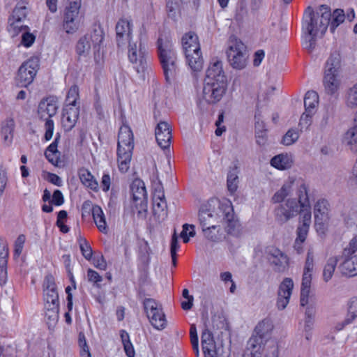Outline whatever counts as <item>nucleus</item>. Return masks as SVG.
Listing matches in <instances>:
<instances>
[{
  "instance_id": "obj_1",
  "label": "nucleus",
  "mask_w": 357,
  "mask_h": 357,
  "mask_svg": "<svg viewBox=\"0 0 357 357\" xmlns=\"http://www.w3.org/2000/svg\"><path fill=\"white\" fill-rule=\"evenodd\" d=\"M227 88V82L222 70V63L218 60H214L206 71L202 97L208 103H216L225 94Z\"/></svg>"
},
{
  "instance_id": "obj_2",
  "label": "nucleus",
  "mask_w": 357,
  "mask_h": 357,
  "mask_svg": "<svg viewBox=\"0 0 357 357\" xmlns=\"http://www.w3.org/2000/svg\"><path fill=\"white\" fill-rule=\"evenodd\" d=\"M233 218V206L227 199H211L202 206L199 211V221L202 227L217 225L222 221L230 222Z\"/></svg>"
},
{
  "instance_id": "obj_3",
  "label": "nucleus",
  "mask_w": 357,
  "mask_h": 357,
  "mask_svg": "<svg viewBox=\"0 0 357 357\" xmlns=\"http://www.w3.org/2000/svg\"><path fill=\"white\" fill-rule=\"evenodd\" d=\"M331 17V8L321 5L314 10L311 7L306 9L303 22V29L310 36H323L329 26Z\"/></svg>"
},
{
  "instance_id": "obj_4",
  "label": "nucleus",
  "mask_w": 357,
  "mask_h": 357,
  "mask_svg": "<svg viewBox=\"0 0 357 357\" xmlns=\"http://www.w3.org/2000/svg\"><path fill=\"white\" fill-rule=\"evenodd\" d=\"M273 322L268 319L260 321L255 326L248 340V348L244 357H261L260 350L267 344L275 342L272 340Z\"/></svg>"
},
{
  "instance_id": "obj_5",
  "label": "nucleus",
  "mask_w": 357,
  "mask_h": 357,
  "mask_svg": "<svg viewBox=\"0 0 357 357\" xmlns=\"http://www.w3.org/2000/svg\"><path fill=\"white\" fill-rule=\"evenodd\" d=\"M158 56L164 72L165 79L172 82L178 73L176 53L172 42L168 38H159L158 40Z\"/></svg>"
},
{
  "instance_id": "obj_6",
  "label": "nucleus",
  "mask_w": 357,
  "mask_h": 357,
  "mask_svg": "<svg viewBox=\"0 0 357 357\" xmlns=\"http://www.w3.org/2000/svg\"><path fill=\"white\" fill-rule=\"evenodd\" d=\"M134 149V136L128 125H123L119 131L117 144V162L121 172H126L130 164Z\"/></svg>"
},
{
  "instance_id": "obj_7",
  "label": "nucleus",
  "mask_w": 357,
  "mask_h": 357,
  "mask_svg": "<svg viewBox=\"0 0 357 357\" xmlns=\"http://www.w3.org/2000/svg\"><path fill=\"white\" fill-rule=\"evenodd\" d=\"M314 255L313 249L310 248L307 252L303 273L302 276L300 298L301 306H305L308 303V297L310 292L312 279V271L314 268Z\"/></svg>"
},
{
  "instance_id": "obj_8",
  "label": "nucleus",
  "mask_w": 357,
  "mask_h": 357,
  "mask_svg": "<svg viewBox=\"0 0 357 357\" xmlns=\"http://www.w3.org/2000/svg\"><path fill=\"white\" fill-rule=\"evenodd\" d=\"M330 204L326 199H319L314 206V227L319 236H324L330 220Z\"/></svg>"
},
{
  "instance_id": "obj_9",
  "label": "nucleus",
  "mask_w": 357,
  "mask_h": 357,
  "mask_svg": "<svg viewBox=\"0 0 357 357\" xmlns=\"http://www.w3.org/2000/svg\"><path fill=\"white\" fill-rule=\"evenodd\" d=\"M103 39V31L100 29H95L91 33L80 38L76 46V52L79 56H86L89 54L92 45L96 52H99Z\"/></svg>"
},
{
  "instance_id": "obj_10",
  "label": "nucleus",
  "mask_w": 357,
  "mask_h": 357,
  "mask_svg": "<svg viewBox=\"0 0 357 357\" xmlns=\"http://www.w3.org/2000/svg\"><path fill=\"white\" fill-rule=\"evenodd\" d=\"M245 45L235 38H231L229 40L227 56L230 65L236 69H243L246 66V56L244 53Z\"/></svg>"
},
{
  "instance_id": "obj_11",
  "label": "nucleus",
  "mask_w": 357,
  "mask_h": 357,
  "mask_svg": "<svg viewBox=\"0 0 357 357\" xmlns=\"http://www.w3.org/2000/svg\"><path fill=\"white\" fill-rule=\"evenodd\" d=\"M147 50L146 45L139 40L136 42H130L128 45V59L135 64V68L139 73L143 70L146 64Z\"/></svg>"
},
{
  "instance_id": "obj_12",
  "label": "nucleus",
  "mask_w": 357,
  "mask_h": 357,
  "mask_svg": "<svg viewBox=\"0 0 357 357\" xmlns=\"http://www.w3.org/2000/svg\"><path fill=\"white\" fill-rule=\"evenodd\" d=\"M39 64L37 58H32L24 62L18 70L16 78L17 84L26 87L33 81L38 70Z\"/></svg>"
},
{
  "instance_id": "obj_13",
  "label": "nucleus",
  "mask_w": 357,
  "mask_h": 357,
  "mask_svg": "<svg viewBox=\"0 0 357 357\" xmlns=\"http://www.w3.org/2000/svg\"><path fill=\"white\" fill-rule=\"evenodd\" d=\"M300 206L294 198L287 199L275 210V219L281 224L285 223L296 217L299 212Z\"/></svg>"
},
{
  "instance_id": "obj_14",
  "label": "nucleus",
  "mask_w": 357,
  "mask_h": 357,
  "mask_svg": "<svg viewBox=\"0 0 357 357\" xmlns=\"http://www.w3.org/2000/svg\"><path fill=\"white\" fill-rule=\"evenodd\" d=\"M57 110V107L54 103L41 102L38 107V114L42 119L46 120L45 123V139L49 141L52 139L54 132V122L50 118L53 116Z\"/></svg>"
},
{
  "instance_id": "obj_15",
  "label": "nucleus",
  "mask_w": 357,
  "mask_h": 357,
  "mask_svg": "<svg viewBox=\"0 0 357 357\" xmlns=\"http://www.w3.org/2000/svg\"><path fill=\"white\" fill-rule=\"evenodd\" d=\"M294 288V282L289 278H285L279 286L278 291L277 307L284 310L289 303V299Z\"/></svg>"
},
{
  "instance_id": "obj_16",
  "label": "nucleus",
  "mask_w": 357,
  "mask_h": 357,
  "mask_svg": "<svg viewBox=\"0 0 357 357\" xmlns=\"http://www.w3.org/2000/svg\"><path fill=\"white\" fill-rule=\"evenodd\" d=\"M268 260L277 272H284L289 266V257L277 248L268 249Z\"/></svg>"
},
{
  "instance_id": "obj_17",
  "label": "nucleus",
  "mask_w": 357,
  "mask_h": 357,
  "mask_svg": "<svg viewBox=\"0 0 357 357\" xmlns=\"http://www.w3.org/2000/svg\"><path fill=\"white\" fill-rule=\"evenodd\" d=\"M131 192L133 200L139 203L142 210L146 211L147 192L144 183L140 179H135L131 185Z\"/></svg>"
},
{
  "instance_id": "obj_18",
  "label": "nucleus",
  "mask_w": 357,
  "mask_h": 357,
  "mask_svg": "<svg viewBox=\"0 0 357 357\" xmlns=\"http://www.w3.org/2000/svg\"><path fill=\"white\" fill-rule=\"evenodd\" d=\"M155 135L158 144L162 149L169 147L172 136L170 126L167 122L161 121L158 124Z\"/></svg>"
},
{
  "instance_id": "obj_19",
  "label": "nucleus",
  "mask_w": 357,
  "mask_h": 357,
  "mask_svg": "<svg viewBox=\"0 0 357 357\" xmlns=\"http://www.w3.org/2000/svg\"><path fill=\"white\" fill-rule=\"evenodd\" d=\"M79 115V107H63L61 123L66 131H70L75 127L77 122Z\"/></svg>"
},
{
  "instance_id": "obj_20",
  "label": "nucleus",
  "mask_w": 357,
  "mask_h": 357,
  "mask_svg": "<svg viewBox=\"0 0 357 357\" xmlns=\"http://www.w3.org/2000/svg\"><path fill=\"white\" fill-rule=\"evenodd\" d=\"M116 32L118 46H124L127 42H131L132 28L130 21L120 20L116 25Z\"/></svg>"
},
{
  "instance_id": "obj_21",
  "label": "nucleus",
  "mask_w": 357,
  "mask_h": 357,
  "mask_svg": "<svg viewBox=\"0 0 357 357\" xmlns=\"http://www.w3.org/2000/svg\"><path fill=\"white\" fill-rule=\"evenodd\" d=\"M202 346L205 357H215L220 356V349H216L212 333L205 329L202 334Z\"/></svg>"
},
{
  "instance_id": "obj_22",
  "label": "nucleus",
  "mask_w": 357,
  "mask_h": 357,
  "mask_svg": "<svg viewBox=\"0 0 357 357\" xmlns=\"http://www.w3.org/2000/svg\"><path fill=\"white\" fill-rule=\"evenodd\" d=\"M323 84L327 94H335L341 86L340 74L324 73Z\"/></svg>"
},
{
  "instance_id": "obj_23",
  "label": "nucleus",
  "mask_w": 357,
  "mask_h": 357,
  "mask_svg": "<svg viewBox=\"0 0 357 357\" xmlns=\"http://www.w3.org/2000/svg\"><path fill=\"white\" fill-rule=\"evenodd\" d=\"M341 66V55L337 51H334L330 54L326 61L324 73L340 74Z\"/></svg>"
},
{
  "instance_id": "obj_24",
  "label": "nucleus",
  "mask_w": 357,
  "mask_h": 357,
  "mask_svg": "<svg viewBox=\"0 0 357 357\" xmlns=\"http://www.w3.org/2000/svg\"><path fill=\"white\" fill-rule=\"evenodd\" d=\"M153 213L159 222H162L167 218V204L165 197H153Z\"/></svg>"
},
{
  "instance_id": "obj_25",
  "label": "nucleus",
  "mask_w": 357,
  "mask_h": 357,
  "mask_svg": "<svg viewBox=\"0 0 357 357\" xmlns=\"http://www.w3.org/2000/svg\"><path fill=\"white\" fill-rule=\"evenodd\" d=\"M294 160L291 154L281 153L274 156L271 160V165L280 170L290 169L294 164Z\"/></svg>"
},
{
  "instance_id": "obj_26",
  "label": "nucleus",
  "mask_w": 357,
  "mask_h": 357,
  "mask_svg": "<svg viewBox=\"0 0 357 357\" xmlns=\"http://www.w3.org/2000/svg\"><path fill=\"white\" fill-rule=\"evenodd\" d=\"M8 257V245L6 242L0 241V284H4L6 282Z\"/></svg>"
},
{
  "instance_id": "obj_27",
  "label": "nucleus",
  "mask_w": 357,
  "mask_h": 357,
  "mask_svg": "<svg viewBox=\"0 0 357 357\" xmlns=\"http://www.w3.org/2000/svg\"><path fill=\"white\" fill-rule=\"evenodd\" d=\"M182 45L185 55L193 53L196 50H200L198 36L192 32L186 33L183 36Z\"/></svg>"
},
{
  "instance_id": "obj_28",
  "label": "nucleus",
  "mask_w": 357,
  "mask_h": 357,
  "mask_svg": "<svg viewBox=\"0 0 357 357\" xmlns=\"http://www.w3.org/2000/svg\"><path fill=\"white\" fill-rule=\"evenodd\" d=\"M296 181L294 178H289L281 188L274 194L272 197V202L273 203H280L283 202L287 196L291 195Z\"/></svg>"
},
{
  "instance_id": "obj_29",
  "label": "nucleus",
  "mask_w": 357,
  "mask_h": 357,
  "mask_svg": "<svg viewBox=\"0 0 357 357\" xmlns=\"http://www.w3.org/2000/svg\"><path fill=\"white\" fill-rule=\"evenodd\" d=\"M91 212L94 222L99 231L107 234L108 232V227L102 208L99 206L95 205L92 207Z\"/></svg>"
},
{
  "instance_id": "obj_30",
  "label": "nucleus",
  "mask_w": 357,
  "mask_h": 357,
  "mask_svg": "<svg viewBox=\"0 0 357 357\" xmlns=\"http://www.w3.org/2000/svg\"><path fill=\"white\" fill-rule=\"evenodd\" d=\"M78 175L82 183L93 191H98V183L92 174L86 168H81L78 171Z\"/></svg>"
},
{
  "instance_id": "obj_31",
  "label": "nucleus",
  "mask_w": 357,
  "mask_h": 357,
  "mask_svg": "<svg viewBox=\"0 0 357 357\" xmlns=\"http://www.w3.org/2000/svg\"><path fill=\"white\" fill-rule=\"evenodd\" d=\"M343 144L352 152H357V125L354 124L344 135Z\"/></svg>"
},
{
  "instance_id": "obj_32",
  "label": "nucleus",
  "mask_w": 357,
  "mask_h": 357,
  "mask_svg": "<svg viewBox=\"0 0 357 357\" xmlns=\"http://www.w3.org/2000/svg\"><path fill=\"white\" fill-rule=\"evenodd\" d=\"M151 325L157 330H162L167 326V320L162 307L147 316Z\"/></svg>"
},
{
  "instance_id": "obj_33",
  "label": "nucleus",
  "mask_w": 357,
  "mask_h": 357,
  "mask_svg": "<svg viewBox=\"0 0 357 357\" xmlns=\"http://www.w3.org/2000/svg\"><path fill=\"white\" fill-rule=\"evenodd\" d=\"M187 62L192 70L199 71L203 68L204 59L200 50H196L193 53L185 54Z\"/></svg>"
},
{
  "instance_id": "obj_34",
  "label": "nucleus",
  "mask_w": 357,
  "mask_h": 357,
  "mask_svg": "<svg viewBox=\"0 0 357 357\" xmlns=\"http://www.w3.org/2000/svg\"><path fill=\"white\" fill-rule=\"evenodd\" d=\"M297 202L300 207L307 206L310 205L308 197V188L307 185L302 181H297Z\"/></svg>"
},
{
  "instance_id": "obj_35",
  "label": "nucleus",
  "mask_w": 357,
  "mask_h": 357,
  "mask_svg": "<svg viewBox=\"0 0 357 357\" xmlns=\"http://www.w3.org/2000/svg\"><path fill=\"white\" fill-rule=\"evenodd\" d=\"M338 261L339 257L337 256L330 257L327 259L323 270V280L326 282H328L333 278Z\"/></svg>"
},
{
  "instance_id": "obj_36",
  "label": "nucleus",
  "mask_w": 357,
  "mask_h": 357,
  "mask_svg": "<svg viewBox=\"0 0 357 357\" xmlns=\"http://www.w3.org/2000/svg\"><path fill=\"white\" fill-rule=\"evenodd\" d=\"M14 127L15 122L12 119H6L2 123L1 135L7 145H10L12 142Z\"/></svg>"
},
{
  "instance_id": "obj_37",
  "label": "nucleus",
  "mask_w": 357,
  "mask_h": 357,
  "mask_svg": "<svg viewBox=\"0 0 357 357\" xmlns=\"http://www.w3.org/2000/svg\"><path fill=\"white\" fill-rule=\"evenodd\" d=\"M335 113V107L331 105H326L321 112V119L319 122V127L321 130L325 129L331 122Z\"/></svg>"
},
{
  "instance_id": "obj_38",
  "label": "nucleus",
  "mask_w": 357,
  "mask_h": 357,
  "mask_svg": "<svg viewBox=\"0 0 357 357\" xmlns=\"http://www.w3.org/2000/svg\"><path fill=\"white\" fill-rule=\"evenodd\" d=\"M255 136L257 143L260 146H264L267 139L266 130L264 128V122L260 121L257 115H255Z\"/></svg>"
},
{
  "instance_id": "obj_39",
  "label": "nucleus",
  "mask_w": 357,
  "mask_h": 357,
  "mask_svg": "<svg viewBox=\"0 0 357 357\" xmlns=\"http://www.w3.org/2000/svg\"><path fill=\"white\" fill-rule=\"evenodd\" d=\"M319 103V96L314 91H309L305 93L304 98V106L306 112L313 113V110Z\"/></svg>"
},
{
  "instance_id": "obj_40",
  "label": "nucleus",
  "mask_w": 357,
  "mask_h": 357,
  "mask_svg": "<svg viewBox=\"0 0 357 357\" xmlns=\"http://www.w3.org/2000/svg\"><path fill=\"white\" fill-rule=\"evenodd\" d=\"M68 6L66 7L64 17L74 18L79 20V8L81 7V0H68Z\"/></svg>"
},
{
  "instance_id": "obj_41",
  "label": "nucleus",
  "mask_w": 357,
  "mask_h": 357,
  "mask_svg": "<svg viewBox=\"0 0 357 357\" xmlns=\"http://www.w3.org/2000/svg\"><path fill=\"white\" fill-rule=\"evenodd\" d=\"M27 29H29V26L22 24V21L8 19V31L12 37H15L20 33L22 34Z\"/></svg>"
},
{
  "instance_id": "obj_42",
  "label": "nucleus",
  "mask_w": 357,
  "mask_h": 357,
  "mask_svg": "<svg viewBox=\"0 0 357 357\" xmlns=\"http://www.w3.org/2000/svg\"><path fill=\"white\" fill-rule=\"evenodd\" d=\"M238 172L236 168H234L228 172L227 185L229 192L231 194H234L238 189Z\"/></svg>"
},
{
  "instance_id": "obj_43",
  "label": "nucleus",
  "mask_w": 357,
  "mask_h": 357,
  "mask_svg": "<svg viewBox=\"0 0 357 357\" xmlns=\"http://www.w3.org/2000/svg\"><path fill=\"white\" fill-rule=\"evenodd\" d=\"M345 15L342 9H336L331 13V17L329 21L330 31L333 33L335 29L344 22Z\"/></svg>"
},
{
  "instance_id": "obj_44",
  "label": "nucleus",
  "mask_w": 357,
  "mask_h": 357,
  "mask_svg": "<svg viewBox=\"0 0 357 357\" xmlns=\"http://www.w3.org/2000/svg\"><path fill=\"white\" fill-rule=\"evenodd\" d=\"M79 96L78 86L73 85L68 91L64 106L79 107Z\"/></svg>"
},
{
  "instance_id": "obj_45",
  "label": "nucleus",
  "mask_w": 357,
  "mask_h": 357,
  "mask_svg": "<svg viewBox=\"0 0 357 357\" xmlns=\"http://www.w3.org/2000/svg\"><path fill=\"white\" fill-rule=\"evenodd\" d=\"M26 3L24 1L18 2L13 12V15L9 19L17 21H23L27 15Z\"/></svg>"
},
{
  "instance_id": "obj_46",
  "label": "nucleus",
  "mask_w": 357,
  "mask_h": 357,
  "mask_svg": "<svg viewBox=\"0 0 357 357\" xmlns=\"http://www.w3.org/2000/svg\"><path fill=\"white\" fill-rule=\"evenodd\" d=\"M345 104L350 109L357 108V83L347 91Z\"/></svg>"
},
{
  "instance_id": "obj_47",
  "label": "nucleus",
  "mask_w": 357,
  "mask_h": 357,
  "mask_svg": "<svg viewBox=\"0 0 357 357\" xmlns=\"http://www.w3.org/2000/svg\"><path fill=\"white\" fill-rule=\"evenodd\" d=\"M202 231L204 236L211 241H217L219 238L220 226L218 225L202 227Z\"/></svg>"
},
{
  "instance_id": "obj_48",
  "label": "nucleus",
  "mask_w": 357,
  "mask_h": 357,
  "mask_svg": "<svg viewBox=\"0 0 357 357\" xmlns=\"http://www.w3.org/2000/svg\"><path fill=\"white\" fill-rule=\"evenodd\" d=\"M300 214V222L301 223V226H306L310 227L311 224L312 219V213H311V206L308 205L307 206L300 207V210L298 212Z\"/></svg>"
},
{
  "instance_id": "obj_49",
  "label": "nucleus",
  "mask_w": 357,
  "mask_h": 357,
  "mask_svg": "<svg viewBox=\"0 0 357 357\" xmlns=\"http://www.w3.org/2000/svg\"><path fill=\"white\" fill-rule=\"evenodd\" d=\"M53 286V284L52 285ZM47 286L45 290V299L46 302L51 304L52 306H59V296L55 289V287Z\"/></svg>"
},
{
  "instance_id": "obj_50",
  "label": "nucleus",
  "mask_w": 357,
  "mask_h": 357,
  "mask_svg": "<svg viewBox=\"0 0 357 357\" xmlns=\"http://www.w3.org/2000/svg\"><path fill=\"white\" fill-rule=\"evenodd\" d=\"M151 250L147 241H144L139 246V259L145 264H148L151 259Z\"/></svg>"
},
{
  "instance_id": "obj_51",
  "label": "nucleus",
  "mask_w": 357,
  "mask_h": 357,
  "mask_svg": "<svg viewBox=\"0 0 357 357\" xmlns=\"http://www.w3.org/2000/svg\"><path fill=\"white\" fill-rule=\"evenodd\" d=\"M78 344L80 349L81 357H91L89 347L87 344L84 333L80 332L78 335Z\"/></svg>"
},
{
  "instance_id": "obj_52",
  "label": "nucleus",
  "mask_w": 357,
  "mask_h": 357,
  "mask_svg": "<svg viewBox=\"0 0 357 357\" xmlns=\"http://www.w3.org/2000/svg\"><path fill=\"white\" fill-rule=\"evenodd\" d=\"M79 20L63 17V28L67 33H73L79 28Z\"/></svg>"
},
{
  "instance_id": "obj_53",
  "label": "nucleus",
  "mask_w": 357,
  "mask_h": 357,
  "mask_svg": "<svg viewBox=\"0 0 357 357\" xmlns=\"http://www.w3.org/2000/svg\"><path fill=\"white\" fill-rule=\"evenodd\" d=\"M143 305L147 316L162 308V305L153 298H145Z\"/></svg>"
},
{
  "instance_id": "obj_54",
  "label": "nucleus",
  "mask_w": 357,
  "mask_h": 357,
  "mask_svg": "<svg viewBox=\"0 0 357 357\" xmlns=\"http://www.w3.org/2000/svg\"><path fill=\"white\" fill-rule=\"evenodd\" d=\"M299 138V132L296 129H289L282 139V144L290 146L294 144Z\"/></svg>"
},
{
  "instance_id": "obj_55",
  "label": "nucleus",
  "mask_w": 357,
  "mask_h": 357,
  "mask_svg": "<svg viewBox=\"0 0 357 357\" xmlns=\"http://www.w3.org/2000/svg\"><path fill=\"white\" fill-rule=\"evenodd\" d=\"M347 317L353 321L357 319V297H352L347 302Z\"/></svg>"
},
{
  "instance_id": "obj_56",
  "label": "nucleus",
  "mask_w": 357,
  "mask_h": 357,
  "mask_svg": "<svg viewBox=\"0 0 357 357\" xmlns=\"http://www.w3.org/2000/svg\"><path fill=\"white\" fill-rule=\"evenodd\" d=\"M195 234V225L188 224H184L183 225V230L180 236L183 239V243H186L189 242L190 237H194Z\"/></svg>"
},
{
  "instance_id": "obj_57",
  "label": "nucleus",
  "mask_w": 357,
  "mask_h": 357,
  "mask_svg": "<svg viewBox=\"0 0 357 357\" xmlns=\"http://www.w3.org/2000/svg\"><path fill=\"white\" fill-rule=\"evenodd\" d=\"M263 357H280L279 347L276 342H271L264 349Z\"/></svg>"
},
{
  "instance_id": "obj_58",
  "label": "nucleus",
  "mask_w": 357,
  "mask_h": 357,
  "mask_svg": "<svg viewBox=\"0 0 357 357\" xmlns=\"http://www.w3.org/2000/svg\"><path fill=\"white\" fill-rule=\"evenodd\" d=\"M190 340L192 348L195 350L196 355H199V342L197 332V328L195 324H192L190 329Z\"/></svg>"
},
{
  "instance_id": "obj_59",
  "label": "nucleus",
  "mask_w": 357,
  "mask_h": 357,
  "mask_svg": "<svg viewBox=\"0 0 357 357\" xmlns=\"http://www.w3.org/2000/svg\"><path fill=\"white\" fill-rule=\"evenodd\" d=\"M312 114L311 112H305L301 119L299 122V127L301 128V130H307L309 126L311 125L312 123Z\"/></svg>"
},
{
  "instance_id": "obj_60",
  "label": "nucleus",
  "mask_w": 357,
  "mask_h": 357,
  "mask_svg": "<svg viewBox=\"0 0 357 357\" xmlns=\"http://www.w3.org/2000/svg\"><path fill=\"white\" fill-rule=\"evenodd\" d=\"M36 40V36L27 29L22 34L21 44L26 47H31Z\"/></svg>"
},
{
  "instance_id": "obj_61",
  "label": "nucleus",
  "mask_w": 357,
  "mask_h": 357,
  "mask_svg": "<svg viewBox=\"0 0 357 357\" xmlns=\"http://www.w3.org/2000/svg\"><path fill=\"white\" fill-rule=\"evenodd\" d=\"M79 247L84 257L87 260L91 259L93 252L91 246L89 245L86 241L84 239L82 240L79 243Z\"/></svg>"
},
{
  "instance_id": "obj_62",
  "label": "nucleus",
  "mask_w": 357,
  "mask_h": 357,
  "mask_svg": "<svg viewBox=\"0 0 357 357\" xmlns=\"http://www.w3.org/2000/svg\"><path fill=\"white\" fill-rule=\"evenodd\" d=\"M319 37V36H310L307 34L303 43L304 48L306 49L309 52H312L315 48L317 38Z\"/></svg>"
},
{
  "instance_id": "obj_63",
  "label": "nucleus",
  "mask_w": 357,
  "mask_h": 357,
  "mask_svg": "<svg viewBox=\"0 0 357 357\" xmlns=\"http://www.w3.org/2000/svg\"><path fill=\"white\" fill-rule=\"evenodd\" d=\"M25 236L20 235L15 242V256L19 257L22 252L24 244L25 243Z\"/></svg>"
},
{
  "instance_id": "obj_64",
  "label": "nucleus",
  "mask_w": 357,
  "mask_h": 357,
  "mask_svg": "<svg viewBox=\"0 0 357 357\" xmlns=\"http://www.w3.org/2000/svg\"><path fill=\"white\" fill-rule=\"evenodd\" d=\"M357 251V236L354 237L349 245L343 250L342 252L347 255H353Z\"/></svg>"
}]
</instances>
